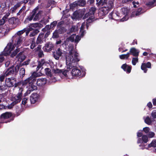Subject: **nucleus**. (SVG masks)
<instances>
[{"label":"nucleus","instance_id":"obj_1","mask_svg":"<svg viewBox=\"0 0 156 156\" xmlns=\"http://www.w3.org/2000/svg\"><path fill=\"white\" fill-rule=\"evenodd\" d=\"M69 55L66 56L67 69H70L73 67H76L73 69L72 71L73 76L81 77L85 76L86 74L85 71H83L82 74L81 70L76 67L77 62L80 60L78 53L74 50L73 47H69Z\"/></svg>","mask_w":156,"mask_h":156},{"label":"nucleus","instance_id":"obj_2","mask_svg":"<svg viewBox=\"0 0 156 156\" xmlns=\"http://www.w3.org/2000/svg\"><path fill=\"white\" fill-rule=\"evenodd\" d=\"M96 1L98 5L102 6L99 13L102 14V16L106 15L113 8L114 3L112 1L96 0Z\"/></svg>","mask_w":156,"mask_h":156},{"label":"nucleus","instance_id":"obj_3","mask_svg":"<svg viewBox=\"0 0 156 156\" xmlns=\"http://www.w3.org/2000/svg\"><path fill=\"white\" fill-rule=\"evenodd\" d=\"M42 27L43 25L40 23H36L34 24H30L28 28H24L23 30L18 31L17 32L16 34H15V35L14 36L13 40L15 39L16 37H18V36L19 37L20 36L22 37L21 35L25 32H26V35L27 36L29 32L32 30V27L34 28L37 27Z\"/></svg>","mask_w":156,"mask_h":156},{"label":"nucleus","instance_id":"obj_4","mask_svg":"<svg viewBox=\"0 0 156 156\" xmlns=\"http://www.w3.org/2000/svg\"><path fill=\"white\" fill-rule=\"evenodd\" d=\"M14 46H12V44L11 42L7 44L2 52V55H0V63L2 62L4 60L3 55L6 56L10 54L12 51L14 49Z\"/></svg>","mask_w":156,"mask_h":156},{"label":"nucleus","instance_id":"obj_5","mask_svg":"<svg viewBox=\"0 0 156 156\" xmlns=\"http://www.w3.org/2000/svg\"><path fill=\"white\" fill-rule=\"evenodd\" d=\"M38 9L39 8L37 6L32 11L30 15L28 17V19L30 21H31L33 19L34 21H36L39 20L40 17L42 14V11H39L38 13H36Z\"/></svg>","mask_w":156,"mask_h":156},{"label":"nucleus","instance_id":"obj_6","mask_svg":"<svg viewBox=\"0 0 156 156\" xmlns=\"http://www.w3.org/2000/svg\"><path fill=\"white\" fill-rule=\"evenodd\" d=\"M20 66L16 65L15 66L12 65L7 69L5 75L6 76H12L14 74L16 75L20 69Z\"/></svg>","mask_w":156,"mask_h":156},{"label":"nucleus","instance_id":"obj_7","mask_svg":"<svg viewBox=\"0 0 156 156\" xmlns=\"http://www.w3.org/2000/svg\"><path fill=\"white\" fill-rule=\"evenodd\" d=\"M50 34V32L49 31L47 32L44 34V33H41L38 35L36 40V44H41L45 42L46 39Z\"/></svg>","mask_w":156,"mask_h":156},{"label":"nucleus","instance_id":"obj_8","mask_svg":"<svg viewBox=\"0 0 156 156\" xmlns=\"http://www.w3.org/2000/svg\"><path fill=\"white\" fill-rule=\"evenodd\" d=\"M54 47L55 45L52 42L48 41L44 44L42 49L44 52H50L52 50H54Z\"/></svg>","mask_w":156,"mask_h":156},{"label":"nucleus","instance_id":"obj_9","mask_svg":"<svg viewBox=\"0 0 156 156\" xmlns=\"http://www.w3.org/2000/svg\"><path fill=\"white\" fill-rule=\"evenodd\" d=\"M85 9H82L80 11H76L74 12L73 13V16L72 18L73 19H80L84 16L85 13Z\"/></svg>","mask_w":156,"mask_h":156},{"label":"nucleus","instance_id":"obj_10","mask_svg":"<svg viewBox=\"0 0 156 156\" xmlns=\"http://www.w3.org/2000/svg\"><path fill=\"white\" fill-rule=\"evenodd\" d=\"M36 78L35 77V76L33 74H32L30 77L28 78L27 79L24 80L23 81H22V84L23 85H24L29 83L30 84L31 83H34L36 82Z\"/></svg>","mask_w":156,"mask_h":156},{"label":"nucleus","instance_id":"obj_11","mask_svg":"<svg viewBox=\"0 0 156 156\" xmlns=\"http://www.w3.org/2000/svg\"><path fill=\"white\" fill-rule=\"evenodd\" d=\"M64 51L60 48H58L53 53L54 57L56 60H59V57L62 56V55L64 54Z\"/></svg>","mask_w":156,"mask_h":156},{"label":"nucleus","instance_id":"obj_12","mask_svg":"<svg viewBox=\"0 0 156 156\" xmlns=\"http://www.w3.org/2000/svg\"><path fill=\"white\" fill-rule=\"evenodd\" d=\"M5 84H7L9 87H12L14 86L16 84V78L11 77L6 79L5 81Z\"/></svg>","mask_w":156,"mask_h":156},{"label":"nucleus","instance_id":"obj_13","mask_svg":"<svg viewBox=\"0 0 156 156\" xmlns=\"http://www.w3.org/2000/svg\"><path fill=\"white\" fill-rule=\"evenodd\" d=\"M40 96L38 94L36 93H33L30 97V100L31 104H34L38 101L39 100Z\"/></svg>","mask_w":156,"mask_h":156},{"label":"nucleus","instance_id":"obj_14","mask_svg":"<svg viewBox=\"0 0 156 156\" xmlns=\"http://www.w3.org/2000/svg\"><path fill=\"white\" fill-rule=\"evenodd\" d=\"M12 114L11 112H6L2 113L0 116V120L2 121L11 118Z\"/></svg>","mask_w":156,"mask_h":156},{"label":"nucleus","instance_id":"obj_15","mask_svg":"<svg viewBox=\"0 0 156 156\" xmlns=\"http://www.w3.org/2000/svg\"><path fill=\"white\" fill-rule=\"evenodd\" d=\"M121 10L122 14L125 16L122 19V21L126 20L129 18L128 14L129 13V10L127 8L125 7L122 8Z\"/></svg>","mask_w":156,"mask_h":156},{"label":"nucleus","instance_id":"obj_16","mask_svg":"<svg viewBox=\"0 0 156 156\" xmlns=\"http://www.w3.org/2000/svg\"><path fill=\"white\" fill-rule=\"evenodd\" d=\"M15 39H16L15 41L16 43H15L13 45L12 43H11L12 44V46H14V48H15V47H16L17 48H19L18 47L21 45L23 39L22 37L18 36V37H16Z\"/></svg>","mask_w":156,"mask_h":156},{"label":"nucleus","instance_id":"obj_17","mask_svg":"<svg viewBox=\"0 0 156 156\" xmlns=\"http://www.w3.org/2000/svg\"><path fill=\"white\" fill-rule=\"evenodd\" d=\"M47 79L43 78L37 79V81L34 83H36L37 85L39 86H42L44 85L47 83Z\"/></svg>","mask_w":156,"mask_h":156},{"label":"nucleus","instance_id":"obj_18","mask_svg":"<svg viewBox=\"0 0 156 156\" xmlns=\"http://www.w3.org/2000/svg\"><path fill=\"white\" fill-rule=\"evenodd\" d=\"M121 68L127 73H129L131 72L132 66H131L127 65L126 63L123 64L121 66Z\"/></svg>","mask_w":156,"mask_h":156},{"label":"nucleus","instance_id":"obj_19","mask_svg":"<svg viewBox=\"0 0 156 156\" xmlns=\"http://www.w3.org/2000/svg\"><path fill=\"white\" fill-rule=\"evenodd\" d=\"M22 100V97L16 95L12 98V101H13V104L15 103L16 105L20 103Z\"/></svg>","mask_w":156,"mask_h":156},{"label":"nucleus","instance_id":"obj_20","mask_svg":"<svg viewBox=\"0 0 156 156\" xmlns=\"http://www.w3.org/2000/svg\"><path fill=\"white\" fill-rule=\"evenodd\" d=\"M26 58V56L23 54V52H20L16 56V58L19 62H23Z\"/></svg>","mask_w":156,"mask_h":156},{"label":"nucleus","instance_id":"obj_21","mask_svg":"<svg viewBox=\"0 0 156 156\" xmlns=\"http://www.w3.org/2000/svg\"><path fill=\"white\" fill-rule=\"evenodd\" d=\"M94 16H90L86 20V27L87 29H88L89 26L94 21Z\"/></svg>","mask_w":156,"mask_h":156},{"label":"nucleus","instance_id":"obj_22","mask_svg":"<svg viewBox=\"0 0 156 156\" xmlns=\"http://www.w3.org/2000/svg\"><path fill=\"white\" fill-rule=\"evenodd\" d=\"M129 53H130L133 56L138 57L139 55V52L137 51L136 49L134 48H131Z\"/></svg>","mask_w":156,"mask_h":156},{"label":"nucleus","instance_id":"obj_23","mask_svg":"<svg viewBox=\"0 0 156 156\" xmlns=\"http://www.w3.org/2000/svg\"><path fill=\"white\" fill-rule=\"evenodd\" d=\"M33 29L31 31L30 34V37H33L34 36L37 35L39 32V29H34L32 28Z\"/></svg>","mask_w":156,"mask_h":156},{"label":"nucleus","instance_id":"obj_24","mask_svg":"<svg viewBox=\"0 0 156 156\" xmlns=\"http://www.w3.org/2000/svg\"><path fill=\"white\" fill-rule=\"evenodd\" d=\"M60 30V29L55 30L53 33V35L52 37V38H57L59 37Z\"/></svg>","mask_w":156,"mask_h":156},{"label":"nucleus","instance_id":"obj_25","mask_svg":"<svg viewBox=\"0 0 156 156\" xmlns=\"http://www.w3.org/2000/svg\"><path fill=\"white\" fill-rule=\"evenodd\" d=\"M76 4L79 6H84L86 4V0H78Z\"/></svg>","mask_w":156,"mask_h":156},{"label":"nucleus","instance_id":"obj_26","mask_svg":"<svg viewBox=\"0 0 156 156\" xmlns=\"http://www.w3.org/2000/svg\"><path fill=\"white\" fill-rule=\"evenodd\" d=\"M21 4L20 3H17L14 6L12 7L11 9V12L12 13H14L15 12L16 10L20 6Z\"/></svg>","mask_w":156,"mask_h":156},{"label":"nucleus","instance_id":"obj_27","mask_svg":"<svg viewBox=\"0 0 156 156\" xmlns=\"http://www.w3.org/2000/svg\"><path fill=\"white\" fill-rule=\"evenodd\" d=\"M156 2V0H152L151 1H150L148 2L146 4V5L149 7L151 8L154 7L155 5H154V4L155 2Z\"/></svg>","mask_w":156,"mask_h":156},{"label":"nucleus","instance_id":"obj_28","mask_svg":"<svg viewBox=\"0 0 156 156\" xmlns=\"http://www.w3.org/2000/svg\"><path fill=\"white\" fill-rule=\"evenodd\" d=\"M16 19L15 17H12L10 18L9 20L8 21L9 23L10 24H11L12 25L15 24H16Z\"/></svg>","mask_w":156,"mask_h":156},{"label":"nucleus","instance_id":"obj_29","mask_svg":"<svg viewBox=\"0 0 156 156\" xmlns=\"http://www.w3.org/2000/svg\"><path fill=\"white\" fill-rule=\"evenodd\" d=\"M130 53L129 52L127 53L126 54H122L119 56L120 58L122 59H123L125 58L128 59Z\"/></svg>","mask_w":156,"mask_h":156},{"label":"nucleus","instance_id":"obj_30","mask_svg":"<svg viewBox=\"0 0 156 156\" xmlns=\"http://www.w3.org/2000/svg\"><path fill=\"white\" fill-rule=\"evenodd\" d=\"M25 69L24 68H22L20 70L19 74L20 77L22 78L25 75Z\"/></svg>","mask_w":156,"mask_h":156},{"label":"nucleus","instance_id":"obj_31","mask_svg":"<svg viewBox=\"0 0 156 156\" xmlns=\"http://www.w3.org/2000/svg\"><path fill=\"white\" fill-rule=\"evenodd\" d=\"M96 10V9L95 8L92 7L90 9L89 11L88 12V14H90L91 16L94 15Z\"/></svg>","mask_w":156,"mask_h":156},{"label":"nucleus","instance_id":"obj_32","mask_svg":"<svg viewBox=\"0 0 156 156\" xmlns=\"http://www.w3.org/2000/svg\"><path fill=\"white\" fill-rule=\"evenodd\" d=\"M46 75L51 77L52 76L51 70L49 68H47L44 69Z\"/></svg>","mask_w":156,"mask_h":156},{"label":"nucleus","instance_id":"obj_33","mask_svg":"<svg viewBox=\"0 0 156 156\" xmlns=\"http://www.w3.org/2000/svg\"><path fill=\"white\" fill-rule=\"evenodd\" d=\"M0 89L2 91L5 90H6L9 87L7 86V84H4L3 85H2V83H1L0 84Z\"/></svg>","mask_w":156,"mask_h":156},{"label":"nucleus","instance_id":"obj_34","mask_svg":"<svg viewBox=\"0 0 156 156\" xmlns=\"http://www.w3.org/2000/svg\"><path fill=\"white\" fill-rule=\"evenodd\" d=\"M20 51V48H16V49L13 51L12 53L10 55L11 57H13L15 56Z\"/></svg>","mask_w":156,"mask_h":156},{"label":"nucleus","instance_id":"obj_35","mask_svg":"<svg viewBox=\"0 0 156 156\" xmlns=\"http://www.w3.org/2000/svg\"><path fill=\"white\" fill-rule=\"evenodd\" d=\"M141 69L144 71L145 73L147 72V67L146 66V63H143L141 66Z\"/></svg>","mask_w":156,"mask_h":156},{"label":"nucleus","instance_id":"obj_36","mask_svg":"<svg viewBox=\"0 0 156 156\" xmlns=\"http://www.w3.org/2000/svg\"><path fill=\"white\" fill-rule=\"evenodd\" d=\"M144 122L146 123L148 125H151L152 122L151 119L148 116L144 120Z\"/></svg>","mask_w":156,"mask_h":156},{"label":"nucleus","instance_id":"obj_37","mask_svg":"<svg viewBox=\"0 0 156 156\" xmlns=\"http://www.w3.org/2000/svg\"><path fill=\"white\" fill-rule=\"evenodd\" d=\"M34 83H31V86L30 88L28 89L29 91H33L34 90H36L37 89V87L36 86L33 85Z\"/></svg>","mask_w":156,"mask_h":156},{"label":"nucleus","instance_id":"obj_38","mask_svg":"<svg viewBox=\"0 0 156 156\" xmlns=\"http://www.w3.org/2000/svg\"><path fill=\"white\" fill-rule=\"evenodd\" d=\"M138 57L136 58H133L132 61V64L135 66L136 65V63L138 62Z\"/></svg>","mask_w":156,"mask_h":156},{"label":"nucleus","instance_id":"obj_39","mask_svg":"<svg viewBox=\"0 0 156 156\" xmlns=\"http://www.w3.org/2000/svg\"><path fill=\"white\" fill-rule=\"evenodd\" d=\"M76 35V34H73L69 37L67 38V39L69 41H70L72 42H73L74 41V38Z\"/></svg>","mask_w":156,"mask_h":156},{"label":"nucleus","instance_id":"obj_40","mask_svg":"<svg viewBox=\"0 0 156 156\" xmlns=\"http://www.w3.org/2000/svg\"><path fill=\"white\" fill-rule=\"evenodd\" d=\"M142 141L145 143H147L148 141V137L146 135H143L142 137Z\"/></svg>","mask_w":156,"mask_h":156},{"label":"nucleus","instance_id":"obj_41","mask_svg":"<svg viewBox=\"0 0 156 156\" xmlns=\"http://www.w3.org/2000/svg\"><path fill=\"white\" fill-rule=\"evenodd\" d=\"M142 10V8H139L136 12L135 14L136 16H139L142 13V12H141Z\"/></svg>","mask_w":156,"mask_h":156},{"label":"nucleus","instance_id":"obj_42","mask_svg":"<svg viewBox=\"0 0 156 156\" xmlns=\"http://www.w3.org/2000/svg\"><path fill=\"white\" fill-rule=\"evenodd\" d=\"M38 44H36V42H35L34 41H32L30 46V48L32 49H33Z\"/></svg>","mask_w":156,"mask_h":156},{"label":"nucleus","instance_id":"obj_43","mask_svg":"<svg viewBox=\"0 0 156 156\" xmlns=\"http://www.w3.org/2000/svg\"><path fill=\"white\" fill-rule=\"evenodd\" d=\"M75 26H73L72 27L69 29V32L68 33V34H70L73 32L75 31Z\"/></svg>","mask_w":156,"mask_h":156},{"label":"nucleus","instance_id":"obj_44","mask_svg":"<svg viewBox=\"0 0 156 156\" xmlns=\"http://www.w3.org/2000/svg\"><path fill=\"white\" fill-rule=\"evenodd\" d=\"M57 24V22L56 21H54L53 22L51 23L50 24V27L51 29H53L56 26Z\"/></svg>","mask_w":156,"mask_h":156},{"label":"nucleus","instance_id":"obj_45","mask_svg":"<svg viewBox=\"0 0 156 156\" xmlns=\"http://www.w3.org/2000/svg\"><path fill=\"white\" fill-rule=\"evenodd\" d=\"M23 91V89L22 87H20L19 88V91L18 93L17 94V95H18L19 96H20L22 97V92Z\"/></svg>","mask_w":156,"mask_h":156},{"label":"nucleus","instance_id":"obj_46","mask_svg":"<svg viewBox=\"0 0 156 156\" xmlns=\"http://www.w3.org/2000/svg\"><path fill=\"white\" fill-rule=\"evenodd\" d=\"M10 12H11V11H9L8 12L6 13H5V15L2 17V18H3V19H4L5 20H6L7 19L8 17L10 15Z\"/></svg>","mask_w":156,"mask_h":156},{"label":"nucleus","instance_id":"obj_47","mask_svg":"<svg viewBox=\"0 0 156 156\" xmlns=\"http://www.w3.org/2000/svg\"><path fill=\"white\" fill-rule=\"evenodd\" d=\"M154 142H153L151 143L150 144L148 145V147H155L156 146V140L154 141Z\"/></svg>","mask_w":156,"mask_h":156},{"label":"nucleus","instance_id":"obj_48","mask_svg":"<svg viewBox=\"0 0 156 156\" xmlns=\"http://www.w3.org/2000/svg\"><path fill=\"white\" fill-rule=\"evenodd\" d=\"M38 56L39 58H41L44 56V54L42 50H40L38 53Z\"/></svg>","mask_w":156,"mask_h":156},{"label":"nucleus","instance_id":"obj_49","mask_svg":"<svg viewBox=\"0 0 156 156\" xmlns=\"http://www.w3.org/2000/svg\"><path fill=\"white\" fill-rule=\"evenodd\" d=\"M155 134L153 132H150L149 133L148 135V136L149 138H151L154 136Z\"/></svg>","mask_w":156,"mask_h":156},{"label":"nucleus","instance_id":"obj_50","mask_svg":"<svg viewBox=\"0 0 156 156\" xmlns=\"http://www.w3.org/2000/svg\"><path fill=\"white\" fill-rule=\"evenodd\" d=\"M43 65V64H41L40 62L38 61V65L36 68V71H38V70Z\"/></svg>","mask_w":156,"mask_h":156},{"label":"nucleus","instance_id":"obj_51","mask_svg":"<svg viewBox=\"0 0 156 156\" xmlns=\"http://www.w3.org/2000/svg\"><path fill=\"white\" fill-rule=\"evenodd\" d=\"M6 20L2 18L0 20V26L3 25L5 23Z\"/></svg>","mask_w":156,"mask_h":156},{"label":"nucleus","instance_id":"obj_52","mask_svg":"<svg viewBox=\"0 0 156 156\" xmlns=\"http://www.w3.org/2000/svg\"><path fill=\"white\" fill-rule=\"evenodd\" d=\"M5 75H2L0 76V83H2V82H3L4 81L5 77Z\"/></svg>","mask_w":156,"mask_h":156},{"label":"nucleus","instance_id":"obj_53","mask_svg":"<svg viewBox=\"0 0 156 156\" xmlns=\"http://www.w3.org/2000/svg\"><path fill=\"white\" fill-rule=\"evenodd\" d=\"M143 130L146 133H147L149 132L150 129L148 127H145L143 128Z\"/></svg>","mask_w":156,"mask_h":156},{"label":"nucleus","instance_id":"obj_54","mask_svg":"<svg viewBox=\"0 0 156 156\" xmlns=\"http://www.w3.org/2000/svg\"><path fill=\"white\" fill-rule=\"evenodd\" d=\"M21 84H22V82L21 81L16 83V84H15V85H14V87H16L17 86H19L21 85Z\"/></svg>","mask_w":156,"mask_h":156},{"label":"nucleus","instance_id":"obj_55","mask_svg":"<svg viewBox=\"0 0 156 156\" xmlns=\"http://www.w3.org/2000/svg\"><path fill=\"white\" fill-rule=\"evenodd\" d=\"M62 69H57L55 70H54V72L55 73H62Z\"/></svg>","mask_w":156,"mask_h":156},{"label":"nucleus","instance_id":"obj_56","mask_svg":"<svg viewBox=\"0 0 156 156\" xmlns=\"http://www.w3.org/2000/svg\"><path fill=\"white\" fill-rule=\"evenodd\" d=\"M27 100L28 99L26 98H23L22 99V104L24 105H25L27 103Z\"/></svg>","mask_w":156,"mask_h":156},{"label":"nucleus","instance_id":"obj_57","mask_svg":"<svg viewBox=\"0 0 156 156\" xmlns=\"http://www.w3.org/2000/svg\"><path fill=\"white\" fill-rule=\"evenodd\" d=\"M16 105L15 103L13 104V102L9 105H8L7 107V108L9 109H11L15 105Z\"/></svg>","mask_w":156,"mask_h":156},{"label":"nucleus","instance_id":"obj_58","mask_svg":"<svg viewBox=\"0 0 156 156\" xmlns=\"http://www.w3.org/2000/svg\"><path fill=\"white\" fill-rule=\"evenodd\" d=\"M80 40V37L79 36L77 35L74 41L76 43H78Z\"/></svg>","mask_w":156,"mask_h":156},{"label":"nucleus","instance_id":"obj_59","mask_svg":"<svg viewBox=\"0 0 156 156\" xmlns=\"http://www.w3.org/2000/svg\"><path fill=\"white\" fill-rule=\"evenodd\" d=\"M91 16L90 15V14H88V12L86 13L83 16V20H85L87 18H88V16Z\"/></svg>","mask_w":156,"mask_h":156},{"label":"nucleus","instance_id":"obj_60","mask_svg":"<svg viewBox=\"0 0 156 156\" xmlns=\"http://www.w3.org/2000/svg\"><path fill=\"white\" fill-rule=\"evenodd\" d=\"M29 64V61H26L23 62L21 64H20V65H19V66H23L26 65H28Z\"/></svg>","mask_w":156,"mask_h":156},{"label":"nucleus","instance_id":"obj_61","mask_svg":"<svg viewBox=\"0 0 156 156\" xmlns=\"http://www.w3.org/2000/svg\"><path fill=\"white\" fill-rule=\"evenodd\" d=\"M114 12H111L108 15V17L109 19L112 20H115V19L113 17V14Z\"/></svg>","mask_w":156,"mask_h":156},{"label":"nucleus","instance_id":"obj_62","mask_svg":"<svg viewBox=\"0 0 156 156\" xmlns=\"http://www.w3.org/2000/svg\"><path fill=\"white\" fill-rule=\"evenodd\" d=\"M68 72V71L67 70H63L62 69V74H63L65 76L67 77V72Z\"/></svg>","mask_w":156,"mask_h":156},{"label":"nucleus","instance_id":"obj_63","mask_svg":"<svg viewBox=\"0 0 156 156\" xmlns=\"http://www.w3.org/2000/svg\"><path fill=\"white\" fill-rule=\"evenodd\" d=\"M151 115L154 118H156V111L152 112Z\"/></svg>","mask_w":156,"mask_h":156},{"label":"nucleus","instance_id":"obj_64","mask_svg":"<svg viewBox=\"0 0 156 156\" xmlns=\"http://www.w3.org/2000/svg\"><path fill=\"white\" fill-rule=\"evenodd\" d=\"M146 66L147 68H151V64L149 62H148L146 63Z\"/></svg>","mask_w":156,"mask_h":156}]
</instances>
